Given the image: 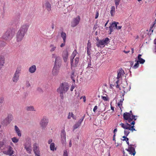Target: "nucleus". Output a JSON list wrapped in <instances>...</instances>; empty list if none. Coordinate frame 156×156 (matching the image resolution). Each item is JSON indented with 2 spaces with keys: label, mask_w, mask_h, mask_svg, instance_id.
Returning a JSON list of instances; mask_svg holds the SVG:
<instances>
[{
  "label": "nucleus",
  "mask_w": 156,
  "mask_h": 156,
  "mask_svg": "<svg viewBox=\"0 0 156 156\" xmlns=\"http://www.w3.org/2000/svg\"><path fill=\"white\" fill-rule=\"evenodd\" d=\"M24 146L25 147H28V146H31V142L30 141V139L29 138L28 139L26 140V142L25 143Z\"/></svg>",
  "instance_id": "5701e85b"
},
{
  "label": "nucleus",
  "mask_w": 156,
  "mask_h": 156,
  "mask_svg": "<svg viewBox=\"0 0 156 156\" xmlns=\"http://www.w3.org/2000/svg\"><path fill=\"white\" fill-rule=\"evenodd\" d=\"M80 124L78 122H77L73 126V129H75L77 128L80 126Z\"/></svg>",
  "instance_id": "f704fd0d"
},
{
  "label": "nucleus",
  "mask_w": 156,
  "mask_h": 156,
  "mask_svg": "<svg viewBox=\"0 0 156 156\" xmlns=\"http://www.w3.org/2000/svg\"><path fill=\"white\" fill-rule=\"evenodd\" d=\"M52 139H50L48 141V144H51L52 143Z\"/></svg>",
  "instance_id": "0e129e2a"
},
{
  "label": "nucleus",
  "mask_w": 156,
  "mask_h": 156,
  "mask_svg": "<svg viewBox=\"0 0 156 156\" xmlns=\"http://www.w3.org/2000/svg\"><path fill=\"white\" fill-rule=\"evenodd\" d=\"M133 146H129L128 148L126 149V150L129 152V154L135 155L136 153L135 151V148L133 147Z\"/></svg>",
  "instance_id": "f8f14e48"
},
{
  "label": "nucleus",
  "mask_w": 156,
  "mask_h": 156,
  "mask_svg": "<svg viewBox=\"0 0 156 156\" xmlns=\"http://www.w3.org/2000/svg\"><path fill=\"white\" fill-rule=\"evenodd\" d=\"M120 125L121 126V127L125 129H129V127L127 126L126 125H125L123 123H121L120 124Z\"/></svg>",
  "instance_id": "473e14b6"
},
{
  "label": "nucleus",
  "mask_w": 156,
  "mask_h": 156,
  "mask_svg": "<svg viewBox=\"0 0 156 156\" xmlns=\"http://www.w3.org/2000/svg\"><path fill=\"white\" fill-rule=\"evenodd\" d=\"M68 55V52L67 51H64L63 52L62 57L64 62H65L67 61Z\"/></svg>",
  "instance_id": "2eb2a0df"
},
{
  "label": "nucleus",
  "mask_w": 156,
  "mask_h": 156,
  "mask_svg": "<svg viewBox=\"0 0 156 156\" xmlns=\"http://www.w3.org/2000/svg\"><path fill=\"white\" fill-rule=\"evenodd\" d=\"M109 34H111L112 32L113 31V28L111 26H110L109 27Z\"/></svg>",
  "instance_id": "c03bdc74"
},
{
  "label": "nucleus",
  "mask_w": 156,
  "mask_h": 156,
  "mask_svg": "<svg viewBox=\"0 0 156 156\" xmlns=\"http://www.w3.org/2000/svg\"><path fill=\"white\" fill-rule=\"evenodd\" d=\"M43 8L46 9L48 12L51 10V6L50 3L48 2L47 1L44 4L43 6Z\"/></svg>",
  "instance_id": "ddd939ff"
},
{
  "label": "nucleus",
  "mask_w": 156,
  "mask_h": 156,
  "mask_svg": "<svg viewBox=\"0 0 156 156\" xmlns=\"http://www.w3.org/2000/svg\"><path fill=\"white\" fill-rule=\"evenodd\" d=\"M129 131L127 130H124V133L125 136H127L129 134Z\"/></svg>",
  "instance_id": "de8ad7c7"
},
{
  "label": "nucleus",
  "mask_w": 156,
  "mask_h": 156,
  "mask_svg": "<svg viewBox=\"0 0 156 156\" xmlns=\"http://www.w3.org/2000/svg\"><path fill=\"white\" fill-rule=\"evenodd\" d=\"M15 34V30L14 29L9 28L7 30L3 36V39L7 41L11 40L14 36Z\"/></svg>",
  "instance_id": "7ed1b4c3"
},
{
  "label": "nucleus",
  "mask_w": 156,
  "mask_h": 156,
  "mask_svg": "<svg viewBox=\"0 0 156 156\" xmlns=\"http://www.w3.org/2000/svg\"><path fill=\"white\" fill-rule=\"evenodd\" d=\"M29 27V25L26 23L22 26L18 31L16 35V40L17 42L21 41L26 33Z\"/></svg>",
  "instance_id": "f257e3e1"
},
{
  "label": "nucleus",
  "mask_w": 156,
  "mask_h": 156,
  "mask_svg": "<svg viewBox=\"0 0 156 156\" xmlns=\"http://www.w3.org/2000/svg\"><path fill=\"white\" fill-rule=\"evenodd\" d=\"M75 64L73 65L74 67H76L77 66V64L79 61V58L78 57H76L75 58Z\"/></svg>",
  "instance_id": "c85d7f7f"
},
{
  "label": "nucleus",
  "mask_w": 156,
  "mask_h": 156,
  "mask_svg": "<svg viewBox=\"0 0 156 156\" xmlns=\"http://www.w3.org/2000/svg\"><path fill=\"white\" fill-rule=\"evenodd\" d=\"M96 45L98 47H101V46H104L102 41L101 40H100L99 41H97L96 43Z\"/></svg>",
  "instance_id": "b1692460"
},
{
  "label": "nucleus",
  "mask_w": 156,
  "mask_h": 156,
  "mask_svg": "<svg viewBox=\"0 0 156 156\" xmlns=\"http://www.w3.org/2000/svg\"><path fill=\"white\" fill-rule=\"evenodd\" d=\"M37 90L40 93H42L43 91L42 89L40 87H38L37 89Z\"/></svg>",
  "instance_id": "09e8293b"
},
{
  "label": "nucleus",
  "mask_w": 156,
  "mask_h": 156,
  "mask_svg": "<svg viewBox=\"0 0 156 156\" xmlns=\"http://www.w3.org/2000/svg\"><path fill=\"white\" fill-rule=\"evenodd\" d=\"M26 86L28 87L30 86V85L29 83V82L28 81H26Z\"/></svg>",
  "instance_id": "8fccbe9b"
},
{
  "label": "nucleus",
  "mask_w": 156,
  "mask_h": 156,
  "mask_svg": "<svg viewBox=\"0 0 156 156\" xmlns=\"http://www.w3.org/2000/svg\"><path fill=\"white\" fill-rule=\"evenodd\" d=\"M101 98L103 100L105 101H108L109 100V98L108 97L102 96Z\"/></svg>",
  "instance_id": "37998d69"
},
{
  "label": "nucleus",
  "mask_w": 156,
  "mask_h": 156,
  "mask_svg": "<svg viewBox=\"0 0 156 156\" xmlns=\"http://www.w3.org/2000/svg\"><path fill=\"white\" fill-rule=\"evenodd\" d=\"M117 129L116 128H115L113 131V133L114 134L116 135V132L117 131Z\"/></svg>",
  "instance_id": "338daca9"
},
{
  "label": "nucleus",
  "mask_w": 156,
  "mask_h": 156,
  "mask_svg": "<svg viewBox=\"0 0 156 156\" xmlns=\"http://www.w3.org/2000/svg\"><path fill=\"white\" fill-rule=\"evenodd\" d=\"M75 72L74 71H73L72 72L71 75V79H74V76H75Z\"/></svg>",
  "instance_id": "49530a36"
},
{
  "label": "nucleus",
  "mask_w": 156,
  "mask_h": 156,
  "mask_svg": "<svg viewBox=\"0 0 156 156\" xmlns=\"http://www.w3.org/2000/svg\"><path fill=\"white\" fill-rule=\"evenodd\" d=\"M156 23V19L154 21V23L153 24V25L150 27V31H151L152 32H153V30H152L153 28L155 27V24Z\"/></svg>",
  "instance_id": "58836bf2"
},
{
  "label": "nucleus",
  "mask_w": 156,
  "mask_h": 156,
  "mask_svg": "<svg viewBox=\"0 0 156 156\" xmlns=\"http://www.w3.org/2000/svg\"><path fill=\"white\" fill-rule=\"evenodd\" d=\"M25 148L26 149L27 152L29 153H30L31 151V146L25 147Z\"/></svg>",
  "instance_id": "2f4dec72"
},
{
  "label": "nucleus",
  "mask_w": 156,
  "mask_h": 156,
  "mask_svg": "<svg viewBox=\"0 0 156 156\" xmlns=\"http://www.w3.org/2000/svg\"><path fill=\"white\" fill-rule=\"evenodd\" d=\"M37 144L35 143L34 144V147L33 148V151L35 154L38 156H40V151L38 147L37 146Z\"/></svg>",
  "instance_id": "4468645a"
},
{
  "label": "nucleus",
  "mask_w": 156,
  "mask_h": 156,
  "mask_svg": "<svg viewBox=\"0 0 156 156\" xmlns=\"http://www.w3.org/2000/svg\"><path fill=\"white\" fill-rule=\"evenodd\" d=\"M5 63L4 58L3 56H0V70L2 67Z\"/></svg>",
  "instance_id": "6ab92c4d"
},
{
  "label": "nucleus",
  "mask_w": 156,
  "mask_h": 156,
  "mask_svg": "<svg viewBox=\"0 0 156 156\" xmlns=\"http://www.w3.org/2000/svg\"><path fill=\"white\" fill-rule=\"evenodd\" d=\"M65 42H64V41H63V43H62L61 45H60V47H64L65 45Z\"/></svg>",
  "instance_id": "69168bd1"
},
{
  "label": "nucleus",
  "mask_w": 156,
  "mask_h": 156,
  "mask_svg": "<svg viewBox=\"0 0 156 156\" xmlns=\"http://www.w3.org/2000/svg\"><path fill=\"white\" fill-rule=\"evenodd\" d=\"M83 119H80V120L78 121V122L80 125L81 123L83 121Z\"/></svg>",
  "instance_id": "774afa93"
},
{
  "label": "nucleus",
  "mask_w": 156,
  "mask_h": 156,
  "mask_svg": "<svg viewBox=\"0 0 156 156\" xmlns=\"http://www.w3.org/2000/svg\"><path fill=\"white\" fill-rule=\"evenodd\" d=\"M98 15H99V13H98V12L97 11H96V15H95V19H97L98 16Z\"/></svg>",
  "instance_id": "5fc2aeb1"
},
{
  "label": "nucleus",
  "mask_w": 156,
  "mask_h": 156,
  "mask_svg": "<svg viewBox=\"0 0 156 156\" xmlns=\"http://www.w3.org/2000/svg\"><path fill=\"white\" fill-rule=\"evenodd\" d=\"M145 62V60L144 59L141 58L137 60V68L139 66V63L140 64H143Z\"/></svg>",
  "instance_id": "bb28decb"
},
{
  "label": "nucleus",
  "mask_w": 156,
  "mask_h": 156,
  "mask_svg": "<svg viewBox=\"0 0 156 156\" xmlns=\"http://www.w3.org/2000/svg\"><path fill=\"white\" fill-rule=\"evenodd\" d=\"M61 37L63 38V41L64 42H66V34L65 32L62 31L61 34Z\"/></svg>",
  "instance_id": "4be33fe9"
},
{
  "label": "nucleus",
  "mask_w": 156,
  "mask_h": 156,
  "mask_svg": "<svg viewBox=\"0 0 156 156\" xmlns=\"http://www.w3.org/2000/svg\"><path fill=\"white\" fill-rule=\"evenodd\" d=\"M76 53H77V52H76V50H75V51H74L73 52V53L72 55L71 56H73V57L74 56V55H75V56L76 55Z\"/></svg>",
  "instance_id": "603ef678"
},
{
  "label": "nucleus",
  "mask_w": 156,
  "mask_h": 156,
  "mask_svg": "<svg viewBox=\"0 0 156 156\" xmlns=\"http://www.w3.org/2000/svg\"><path fill=\"white\" fill-rule=\"evenodd\" d=\"M115 7L114 6H112L111 7V9L110 11V13L112 16H113V13L115 12Z\"/></svg>",
  "instance_id": "7c9ffc66"
},
{
  "label": "nucleus",
  "mask_w": 156,
  "mask_h": 156,
  "mask_svg": "<svg viewBox=\"0 0 156 156\" xmlns=\"http://www.w3.org/2000/svg\"><path fill=\"white\" fill-rule=\"evenodd\" d=\"M128 140H126L125 141H126L127 144L128 145V146H133L135 147H136L135 144H129V138H127Z\"/></svg>",
  "instance_id": "ea45409f"
},
{
  "label": "nucleus",
  "mask_w": 156,
  "mask_h": 156,
  "mask_svg": "<svg viewBox=\"0 0 156 156\" xmlns=\"http://www.w3.org/2000/svg\"><path fill=\"white\" fill-rule=\"evenodd\" d=\"M12 149V147L11 146H9L6 154L9 156H11L13 154L14 152Z\"/></svg>",
  "instance_id": "dca6fc26"
},
{
  "label": "nucleus",
  "mask_w": 156,
  "mask_h": 156,
  "mask_svg": "<svg viewBox=\"0 0 156 156\" xmlns=\"http://www.w3.org/2000/svg\"><path fill=\"white\" fill-rule=\"evenodd\" d=\"M69 84L67 82L62 83L60 85L59 87L58 88L57 91L60 94V97L62 100H63L64 98V94L68 91L69 88Z\"/></svg>",
  "instance_id": "f03ea898"
},
{
  "label": "nucleus",
  "mask_w": 156,
  "mask_h": 156,
  "mask_svg": "<svg viewBox=\"0 0 156 156\" xmlns=\"http://www.w3.org/2000/svg\"><path fill=\"white\" fill-rule=\"evenodd\" d=\"M129 89L128 90H126V89H125V88H126V87H123V88H124V90H123V92H124V93L122 94V97H124V95H125V93H126V92H127V91H128L129 90H130V86H129Z\"/></svg>",
  "instance_id": "79ce46f5"
},
{
  "label": "nucleus",
  "mask_w": 156,
  "mask_h": 156,
  "mask_svg": "<svg viewBox=\"0 0 156 156\" xmlns=\"http://www.w3.org/2000/svg\"><path fill=\"white\" fill-rule=\"evenodd\" d=\"M73 8V7L72 6V5H70L67 7V9L68 11L70 12L72 10Z\"/></svg>",
  "instance_id": "a19ab883"
},
{
  "label": "nucleus",
  "mask_w": 156,
  "mask_h": 156,
  "mask_svg": "<svg viewBox=\"0 0 156 156\" xmlns=\"http://www.w3.org/2000/svg\"><path fill=\"white\" fill-rule=\"evenodd\" d=\"M80 20V18L79 16H78L77 17L74 18L73 21L71 23V27H74L77 26L79 23Z\"/></svg>",
  "instance_id": "9b49d317"
},
{
  "label": "nucleus",
  "mask_w": 156,
  "mask_h": 156,
  "mask_svg": "<svg viewBox=\"0 0 156 156\" xmlns=\"http://www.w3.org/2000/svg\"><path fill=\"white\" fill-rule=\"evenodd\" d=\"M4 101V98H3L1 97L0 98V103H2Z\"/></svg>",
  "instance_id": "4d7b16f0"
},
{
  "label": "nucleus",
  "mask_w": 156,
  "mask_h": 156,
  "mask_svg": "<svg viewBox=\"0 0 156 156\" xmlns=\"http://www.w3.org/2000/svg\"><path fill=\"white\" fill-rule=\"evenodd\" d=\"M130 124L131 125H133L130 128H129V130L133 131V130H136L134 128V125L135 124V122L134 121H132V122H130Z\"/></svg>",
  "instance_id": "cd10ccee"
},
{
  "label": "nucleus",
  "mask_w": 156,
  "mask_h": 156,
  "mask_svg": "<svg viewBox=\"0 0 156 156\" xmlns=\"http://www.w3.org/2000/svg\"><path fill=\"white\" fill-rule=\"evenodd\" d=\"M75 57V55H74V56L72 58H71V61H70V63H71V69H72V67H73V59Z\"/></svg>",
  "instance_id": "c9c22d12"
},
{
  "label": "nucleus",
  "mask_w": 156,
  "mask_h": 156,
  "mask_svg": "<svg viewBox=\"0 0 156 156\" xmlns=\"http://www.w3.org/2000/svg\"><path fill=\"white\" fill-rule=\"evenodd\" d=\"M12 118V115L11 114H9L6 118L2 121V124L3 126H6L10 123Z\"/></svg>",
  "instance_id": "423d86ee"
},
{
  "label": "nucleus",
  "mask_w": 156,
  "mask_h": 156,
  "mask_svg": "<svg viewBox=\"0 0 156 156\" xmlns=\"http://www.w3.org/2000/svg\"><path fill=\"white\" fill-rule=\"evenodd\" d=\"M60 67L54 66L52 70V74L54 76H57L59 71V69Z\"/></svg>",
  "instance_id": "9d476101"
},
{
  "label": "nucleus",
  "mask_w": 156,
  "mask_h": 156,
  "mask_svg": "<svg viewBox=\"0 0 156 156\" xmlns=\"http://www.w3.org/2000/svg\"><path fill=\"white\" fill-rule=\"evenodd\" d=\"M135 62H136V58H135ZM132 68H134V69H136V62L135 63L134 66H133Z\"/></svg>",
  "instance_id": "6e6d98bb"
},
{
  "label": "nucleus",
  "mask_w": 156,
  "mask_h": 156,
  "mask_svg": "<svg viewBox=\"0 0 156 156\" xmlns=\"http://www.w3.org/2000/svg\"><path fill=\"white\" fill-rule=\"evenodd\" d=\"M98 108V107L97 105H96L94 106V108L93 109V111L94 112H96V110Z\"/></svg>",
  "instance_id": "052dcab7"
},
{
  "label": "nucleus",
  "mask_w": 156,
  "mask_h": 156,
  "mask_svg": "<svg viewBox=\"0 0 156 156\" xmlns=\"http://www.w3.org/2000/svg\"><path fill=\"white\" fill-rule=\"evenodd\" d=\"M63 156H68V154L67 151L65 150L64 151Z\"/></svg>",
  "instance_id": "864d4df0"
},
{
  "label": "nucleus",
  "mask_w": 156,
  "mask_h": 156,
  "mask_svg": "<svg viewBox=\"0 0 156 156\" xmlns=\"http://www.w3.org/2000/svg\"><path fill=\"white\" fill-rule=\"evenodd\" d=\"M91 60H90L88 62V65L87 67H89V68H91L92 67L91 66Z\"/></svg>",
  "instance_id": "a18cd8bd"
},
{
  "label": "nucleus",
  "mask_w": 156,
  "mask_h": 156,
  "mask_svg": "<svg viewBox=\"0 0 156 156\" xmlns=\"http://www.w3.org/2000/svg\"><path fill=\"white\" fill-rule=\"evenodd\" d=\"M87 49V53L88 55L89 56L90 55V49Z\"/></svg>",
  "instance_id": "13d9d810"
},
{
  "label": "nucleus",
  "mask_w": 156,
  "mask_h": 156,
  "mask_svg": "<svg viewBox=\"0 0 156 156\" xmlns=\"http://www.w3.org/2000/svg\"><path fill=\"white\" fill-rule=\"evenodd\" d=\"M124 73V71L122 69H120L119 72L118 73L117 79V80L119 79L123 75Z\"/></svg>",
  "instance_id": "f3484780"
},
{
  "label": "nucleus",
  "mask_w": 156,
  "mask_h": 156,
  "mask_svg": "<svg viewBox=\"0 0 156 156\" xmlns=\"http://www.w3.org/2000/svg\"><path fill=\"white\" fill-rule=\"evenodd\" d=\"M52 58H55L54 66L61 67L62 65V59L60 57L55 56V54L52 55Z\"/></svg>",
  "instance_id": "39448f33"
},
{
  "label": "nucleus",
  "mask_w": 156,
  "mask_h": 156,
  "mask_svg": "<svg viewBox=\"0 0 156 156\" xmlns=\"http://www.w3.org/2000/svg\"><path fill=\"white\" fill-rule=\"evenodd\" d=\"M61 143L63 146L66 144V133L64 130H62L61 133Z\"/></svg>",
  "instance_id": "1a4fd4ad"
},
{
  "label": "nucleus",
  "mask_w": 156,
  "mask_h": 156,
  "mask_svg": "<svg viewBox=\"0 0 156 156\" xmlns=\"http://www.w3.org/2000/svg\"><path fill=\"white\" fill-rule=\"evenodd\" d=\"M14 127L15 130L16 132V133L17 134L18 136L20 137L21 136L22 134L19 129L17 126L16 125Z\"/></svg>",
  "instance_id": "aec40b11"
},
{
  "label": "nucleus",
  "mask_w": 156,
  "mask_h": 156,
  "mask_svg": "<svg viewBox=\"0 0 156 156\" xmlns=\"http://www.w3.org/2000/svg\"><path fill=\"white\" fill-rule=\"evenodd\" d=\"M55 145L54 143H51L50 145L51 150L54 151L55 150Z\"/></svg>",
  "instance_id": "72a5a7b5"
},
{
  "label": "nucleus",
  "mask_w": 156,
  "mask_h": 156,
  "mask_svg": "<svg viewBox=\"0 0 156 156\" xmlns=\"http://www.w3.org/2000/svg\"><path fill=\"white\" fill-rule=\"evenodd\" d=\"M48 119L46 117H44L40 122V125L43 129H44L48 125Z\"/></svg>",
  "instance_id": "6e6552de"
},
{
  "label": "nucleus",
  "mask_w": 156,
  "mask_h": 156,
  "mask_svg": "<svg viewBox=\"0 0 156 156\" xmlns=\"http://www.w3.org/2000/svg\"><path fill=\"white\" fill-rule=\"evenodd\" d=\"M119 23L118 22L114 21L110 24V26L113 28L116 29L117 28V24Z\"/></svg>",
  "instance_id": "393cba45"
},
{
  "label": "nucleus",
  "mask_w": 156,
  "mask_h": 156,
  "mask_svg": "<svg viewBox=\"0 0 156 156\" xmlns=\"http://www.w3.org/2000/svg\"><path fill=\"white\" fill-rule=\"evenodd\" d=\"M36 70V67L35 65H33L29 68V71L30 73H34Z\"/></svg>",
  "instance_id": "a211bd4d"
},
{
  "label": "nucleus",
  "mask_w": 156,
  "mask_h": 156,
  "mask_svg": "<svg viewBox=\"0 0 156 156\" xmlns=\"http://www.w3.org/2000/svg\"><path fill=\"white\" fill-rule=\"evenodd\" d=\"M123 116L124 119L125 120H127L129 123H130L132 121H133V119H134L135 120L136 119H135V117L136 116L127 112L124 113Z\"/></svg>",
  "instance_id": "20e7f679"
},
{
  "label": "nucleus",
  "mask_w": 156,
  "mask_h": 156,
  "mask_svg": "<svg viewBox=\"0 0 156 156\" xmlns=\"http://www.w3.org/2000/svg\"><path fill=\"white\" fill-rule=\"evenodd\" d=\"M4 144L3 142H2L0 141V148L2 147Z\"/></svg>",
  "instance_id": "e2e57ef3"
},
{
  "label": "nucleus",
  "mask_w": 156,
  "mask_h": 156,
  "mask_svg": "<svg viewBox=\"0 0 156 156\" xmlns=\"http://www.w3.org/2000/svg\"><path fill=\"white\" fill-rule=\"evenodd\" d=\"M50 48H51V49L50 50V51L51 52H52L55 51L56 48V46H55L53 44H51L50 45Z\"/></svg>",
  "instance_id": "c756f323"
},
{
  "label": "nucleus",
  "mask_w": 156,
  "mask_h": 156,
  "mask_svg": "<svg viewBox=\"0 0 156 156\" xmlns=\"http://www.w3.org/2000/svg\"><path fill=\"white\" fill-rule=\"evenodd\" d=\"M127 136H122V138H123V139H122V140L123 141H125L126 139L128 140L127 139Z\"/></svg>",
  "instance_id": "bf43d9fd"
},
{
  "label": "nucleus",
  "mask_w": 156,
  "mask_h": 156,
  "mask_svg": "<svg viewBox=\"0 0 156 156\" xmlns=\"http://www.w3.org/2000/svg\"><path fill=\"white\" fill-rule=\"evenodd\" d=\"M26 110L28 111H35L34 108L33 106H27L26 107Z\"/></svg>",
  "instance_id": "a878e982"
},
{
  "label": "nucleus",
  "mask_w": 156,
  "mask_h": 156,
  "mask_svg": "<svg viewBox=\"0 0 156 156\" xmlns=\"http://www.w3.org/2000/svg\"><path fill=\"white\" fill-rule=\"evenodd\" d=\"M101 40L104 45V46L102 47H104L105 45H107L110 42V40L108 37H106L105 39H103Z\"/></svg>",
  "instance_id": "412c9836"
},
{
  "label": "nucleus",
  "mask_w": 156,
  "mask_h": 156,
  "mask_svg": "<svg viewBox=\"0 0 156 156\" xmlns=\"http://www.w3.org/2000/svg\"><path fill=\"white\" fill-rule=\"evenodd\" d=\"M97 24L94 25L93 29L94 30H95L97 28Z\"/></svg>",
  "instance_id": "680f3d73"
},
{
  "label": "nucleus",
  "mask_w": 156,
  "mask_h": 156,
  "mask_svg": "<svg viewBox=\"0 0 156 156\" xmlns=\"http://www.w3.org/2000/svg\"><path fill=\"white\" fill-rule=\"evenodd\" d=\"M12 142L14 143H16L19 141V140L17 139L16 137H14L12 138Z\"/></svg>",
  "instance_id": "4c0bfd02"
},
{
  "label": "nucleus",
  "mask_w": 156,
  "mask_h": 156,
  "mask_svg": "<svg viewBox=\"0 0 156 156\" xmlns=\"http://www.w3.org/2000/svg\"><path fill=\"white\" fill-rule=\"evenodd\" d=\"M115 4L116 6V8L117 9L118 5L119 4V2L121 0H114Z\"/></svg>",
  "instance_id": "e433bc0d"
},
{
  "label": "nucleus",
  "mask_w": 156,
  "mask_h": 156,
  "mask_svg": "<svg viewBox=\"0 0 156 156\" xmlns=\"http://www.w3.org/2000/svg\"><path fill=\"white\" fill-rule=\"evenodd\" d=\"M21 69L17 68L13 75L12 78V80L13 82L16 83L19 80V74L20 73Z\"/></svg>",
  "instance_id": "0eeeda50"
},
{
  "label": "nucleus",
  "mask_w": 156,
  "mask_h": 156,
  "mask_svg": "<svg viewBox=\"0 0 156 156\" xmlns=\"http://www.w3.org/2000/svg\"><path fill=\"white\" fill-rule=\"evenodd\" d=\"M91 44H89V42L87 44V49H90L91 48Z\"/></svg>",
  "instance_id": "3c124183"
}]
</instances>
